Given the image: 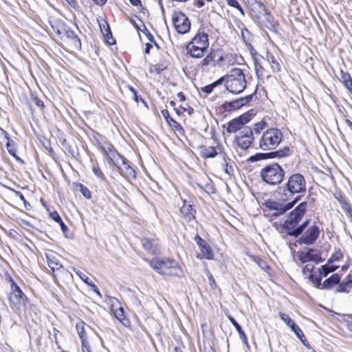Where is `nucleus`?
<instances>
[{
  "mask_svg": "<svg viewBox=\"0 0 352 352\" xmlns=\"http://www.w3.org/2000/svg\"><path fill=\"white\" fill-rule=\"evenodd\" d=\"M5 281L10 285V292L7 294L10 307L16 315L21 317L23 309L25 311L29 305H32L30 300L9 274H6Z\"/></svg>",
  "mask_w": 352,
  "mask_h": 352,
  "instance_id": "f257e3e1",
  "label": "nucleus"
},
{
  "mask_svg": "<svg viewBox=\"0 0 352 352\" xmlns=\"http://www.w3.org/2000/svg\"><path fill=\"white\" fill-rule=\"evenodd\" d=\"M145 261L155 272L161 276L181 278L184 275L182 266L172 257H155L153 259H145Z\"/></svg>",
  "mask_w": 352,
  "mask_h": 352,
  "instance_id": "f03ea898",
  "label": "nucleus"
},
{
  "mask_svg": "<svg viewBox=\"0 0 352 352\" xmlns=\"http://www.w3.org/2000/svg\"><path fill=\"white\" fill-rule=\"evenodd\" d=\"M307 210V203L303 201L289 212L287 219L281 225L282 228L289 236L297 237V234L295 232L298 229L299 222L302 220Z\"/></svg>",
  "mask_w": 352,
  "mask_h": 352,
  "instance_id": "7ed1b4c3",
  "label": "nucleus"
},
{
  "mask_svg": "<svg viewBox=\"0 0 352 352\" xmlns=\"http://www.w3.org/2000/svg\"><path fill=\"white\" fill-rule=\"evenodd\" d=\"M300 199V196H298L292 201L285 204L272 199L267 200L263 204V211L264 216L270 221H272L292 208Z\"/></svg>",
  "mask_w": 352,
  "mask_h": 352,
  "instance_id": "20e7f679",
  "label": "nucleus"
},
{
  "mask_svg": "<svg viewBox=\"0 0 352 352\" xmlns=\"http://www.w3.org/2000/svg\"><path fill=\"white\" fill-rule=\"evenodd\" d=\"M208 47V34L199 30L192 41L188 44L186 50L192 58H200L205 55Z\"/></svg>",
  "mask_w": 352,
  "mask_h": 352,
  "instance_id": "39448f33",
  "label": "nucleus"
},
{
  "mask_svg": "<svg viewBox=\"0 0 352 352\" xmlns=\"http://www.w3.org/2000/svg\"><path fill=\"white\" fill-rule=\"evenodd\" d=\"M261 179L270 186L280 184L285 177V170L278 163L273 162L264 166L260 173Z\"/></svg>",
  "mask_w": 352,
  "mask_h": 352,
  "instance_id": "423d86ee",
  "label": "nucleus"
},
{
  "mask_svg": "<svg viewBox=\"0 0 352 352\" xmlns=\"http://www.w3.org/2000/svg\"><path fill=\"white\" fill-rule=\"evenodd\" d=\"M45 256L47 264L55 279L64 280L72 277V274L61 264L60 256L56 252L48 250L45 253Z\"/></svg>",
  "mask_w": 352,
  "mask_h": 352,
  "instance_id": "0eeeda50",
  "label": "nucleus"
},
{
  "mask_svg": "<svg viewBox=\"0 0 352 352\" xmlns=\"http://www.w3.org/2000/svg\"><path fill=\"white\" fill-rule=\"evenodd\" d=\"M225 77V87L233 94L242 92L246 87V80L243 71L239 68L232 69Z\"/></svg>",
  "mask_w": 352,
  "mask_h": 352,
  "instance_id": "6e6552de",
  "label": "nucleus"
},
{
  "mask_svg": "<svg viewBox=\"0 0 352 352\" xmlns=\"http://www.w3.org/2000/svg\"><path fill=\"white\" fill-rule=\"evenodd\" d=\"M283 133L276 128H270L265 131L259 139V148L263 151L275 149L282 142Z\"/></svg>",
  "mask_w": 352,
  "mask_h": 352,
  "instance_id": "1a4fd4ad",
  "label": "nucleus"
},
{
  "mask_svg": "<svg viewBox=\"0 0 352 352\" xmlns=\"http://www.w3.org/2000/svg\"><path fill=\"white\" fill-rule=\"evenodd\" d=\"M283 188L284 192H287L289 194V196H294L295 194L305 193L307 190V182L302 174L298 173H293L287 177Z\"/></svg>",
  "mask_w": 352,
  "mask_h": 352,
  "instance_id": "9d476101",
  "label": "nucleus"
},
{
  "mask_svg": "<svg viewBox=\"0 0 352 352\" xmlns=\"http://www.w3.org/2000/svg\"><path fill=\"white\" fill-rule=\"evenodd\" d=\"M197 211L195 206L186 199L182 200V206L179 208V218L185 229L194 228V223H197Z\"/></svg>",
  "mask_w": 352,
  "mask_h": 352,
  "instance_id": "9b49d317",
  "label": "nucleus"
},
{
  "mask_svg": "<svg viewBox=\"0 0 352 352\" xmlns=\"http://www.w3.org/2000/svg\"><path fill=\"white\" fill-rule=\"evenodd\" d=\"M200 157L204 160L214 158L220 155L222 160L228 159V154L222 144L217 143L215 146L201 144L197 147Z\"/></svg>",
  "mask_w": 352,
  "mask_h": 352,
  "instance_id": "f8f14e48",
  "label": "nucleus"
},
{
  "mask_svg": "<svg viewBox=\"0 0 352 352\" xmlns=\"http://www.w3.org/2000/svg\"><path fill=\"white\" fill-rule=\"evenodd\" d=\"M184 111H175L174 115H170L169 111H162L166 122L177 136H185V130L179 124L184 118Z\"/></svg>",
  "mask_w": 352,
  "mask_h": 352,
  "instance_id": "ddd939ff",
  "label": "nucleus"
},
{
  "mask_svg": "<svg viewBox=\"0 0 352 352\" xmlns=\"http://www.w3.org/2000/svg\"><path fill=\"white\" fill-rule=\"evenodd\" d=\"M172 22L177 33L184 34L190 31V21L182 12L174 11L172 14Z\"/></svg>",
  "mask_w": 352,
  "mask_h": 352,
  "instance_id": "4468645a",
  "label": "nucleus"
},
{
  "mask_svg": "<svg viewBox=\"0 0 352 352\" xmlns=\"http://www.w3.org/2000/svg\"><path fill=\"white\" fill-rule=\"evenodd\" d=\"M254 138L252 129L250 127H244L239 131L234 138V142L238 147L246 151L250 148L254 143Z\"/></svg>",
  "mask_w": 352,
  "mask_h": 352,
  "instance_id": "2eb2a0df",
  "label": "nucleus"
},
{
  "mask_svg": "<svg viewBox=\"0 0 352 352\" xmlns=\"http://www.w3.org/2000/svg\"><path fill=\"white\" fill-rule=\"evenodd\" d=\"M98 146L104 156L108 159L109 162L114 165H117L121 155L116 149L114 146L107 140L97 141Z\"/></svg>",
  "mask_w": 352,
  "mask_h": 352,
  "instance_id": "dca6fc26",
  "label": "nucleus"
},
{
  "mask_svg": "<svg viewBox=\"0 0 352 352\" xmlns=\"http://www.w3.org/2000/svg\"><path fill=\"white\" fill-rule=\"evenodd\" d=\"M140 243L144 251L149 255L156 256L160 253V240L156 234L142 237Z\"/></svg>",
  "mask_w": 352,
  "mask_h": 352,
  "instance_id": "f3484780",
  "label": "nucleus"
},
{
  "mask_svg": "<svg viewBox=\"0 0 352 352\" xmlns=\"http://www.w3.org/2000/svg\"><path fill=\"white\" fill-rule=\"evenodd\" d=\"M252 114L250 111H245L243 114L228 122L226 131L228 133H234L241 131L243 126L252 119Z\"/></svg>",
  "mask_w": 352,
  "mask_h": 352,
  "instance_id": "a211bd4d",
  "label": "nucleus"
},
{
  "mask_svg": "<svg viewBox=\"0 0 352 352\" xmlns=\"http://www.w3.org/2000/svg\"><path fill=\"white\" fill-rule=\"evenodd\" d=\"M195 241L199 246L200 253L197 254V258L206 260H213L214 254L211 246L206 241L202 239L199 234H196L194 238Z\"/></svg>",
  "mask_w": 352,
  "mask_h": 352,
  "instance_id": "6ab92c4d",
  "label": "nucleus"
},
{
  "mask_svg": "<svg viewBox=\"0 0 352 352\" xmlns=\"http://www.w3.org/2000/svg\"><path fill=\"white\" fill-rule=\"evenodd\" d=\"M297 256L302 263L312 261L318 264L323 261L320 252L314 248H308L307 251H298Z\"/></svg>",
  "mask_w": 352,
  "mask_h": 352,
  "instance_id": "aec40b11",
  "label": "nucleus"
},
{
  "mask_svg": "<svg viewBox=\"0 0 352 352\" xmlns=\"http://www.w3.org/2000/svg\"><path fill=\"white\" fill-rule=\"evenodd\" d=\"M320 232V228L317 225L311 226L299 239L300 243L307 245L314 244L318 239Z\"/></svg>",
  "mask_w": 352,
  "mask_h": 352,
  "instance_id": "412c9836",
  "label": "nucleus"
},
{
  "mask_svg": "<svg viewBox=\"0 0 352 352\" xmlns=\"http://www.w3.org/2000/svg\"><path fill=\"white\" fill-rule=\"evenodd\" d=\"M61 39L70 41L76 50L81 48V41L74 31L69 27L64 28L62 31L58 30Z\"/></svg>",
  "mask_w": 352,
  "mask_h": 352,
  "instance_id": "4be33fe9",
  "label": "nucleus"
},
{
  "mask_svg": "<svg viewBox=\"0 0 352 352\" xmlns=\"http://www.w3.org/2000/svg\"><path fill=\"white\" fill-rule=\"evenodd\" d=\"M302 272V274L307 276L310 281H311L316 287L320 289L322 285V277L320 276V274H318V272L316 271L315 267L313 264L309 263L305 265Z\"/></svg>",
  "mask_w": 352,
  "mask_h": 352,
  "instance_id": "5701e85b",
  "label": "nucleus"
},
{
  "mask_svg": "<svg viewBox=\"0 0 352 352\" xmlns=\"http://www.w3.org/2000/svg\"><path fill=\"white\" fill-rule=\"evenodd\" d=\"M122 161V165H116L120 173L126 179H134L136 178L137 173L135 170L129 164L127 160L121 155V158L119 160Z\"/></svg>",
  "mask_w": 352,
  "mask_h": 352,
  "instance_id": "b1692460",
  "label": "nucleus"
},
{
  "mask_svg": "<svg viewBox=\"0 0 352 352\" xmlns=\"http://www.w3.org/2000/svg\"><path fill=\"white\" fill-rule=\"evenodd\" d=\"M115 300V298H113ZM116 300V303L118 305V307H115V305L112 304L110 307L111 311L113 312L114 316L118 320L120 323L122 324L126 327H131V321L130 320L126 317L124 314V311L122 307L120 306V304L118 300Z\"/></svg>",
  "mask_w": 352,
  "mask_h": 352,
  "instance_id": "393cba45",
  "label": "nucleus"
},
{
  "mask_svg": "<svg viewBox=\"0 0 352 352\" xmlns=\"http://www.w3.org/2000/svg\"><path fill=\"white\" fill-rule=\"evenodd\" d=\"M3 133L4 134V138L7 140L6 146L9 154L12 156L17 162H23V160L16 154L17 148L16 142L12 139H11L7 131H3Z\"/></svg>",
  "mask_w": 352,
  "mask_h": 352,
  "instance_id": "a878e982",
  "label": "nucleus"
},
{
  "mask_svg": "<svg viewBox=\"0 0 352 352\" xmlns=\"http://www.w3.org/2000/svg\"><path fill=\"white\" fill-rule=\"evenodd\" d=\"M340 281V276L338 274H333L323 282L320 289H330L333 288L335 285H338Z\"/></svg>",
  "mask_w": 352,
  "mask_h": 352,
  "instance_id": "bb28decb",
  "label": "nucleus"
},
{
  "mask_svg": "<svg viewBox=\"0 0 352 352\" xmlns=\"http://www.w3.org/2000/svg\"><path fill=\"white\" fill-rule=\"evenodd\" d=\"M252 259L266 273L270 276H272L274 271L267 262L258 256H251Z\"/></svg>",
  "mask_w": 352,
  "mask_h": 352,
  "instance_id": "cd10ccee",
  "label": "nucleus"
},
{
  "mask_svg": "<svg viewBox=\"0 0 352 352\" xmlns=\"http://www.w3.org/2000/svg\"><path fill=\"white\" fill-rule=\"evenodd\" d=\"M218 53L214 51L210 52L207 56L201 61L199 65L202 69H206L208 66L214 67V58H217Z\"/></svg>",
  "mask_w": 352,
  "mask_h": 352,
  "instance_id": "c85d7f7f",
  "label": "nucleus"
},
{
  "mask_svg": "<svg viewBox=\"0 0 352 352\" xmlns=\"http://www.w3.org/2000/svg\"><path fill=\"white\" fill-rule=\"evenodd\" d=\"M340 81H341L348 91L352 94V78L351 75L340 70V76L338 77Z\"/></svg>",
  "mask_w": 352,
  "mask_h": 352,
  "instance_id": "c756f323",
  "label": "nucleus"
},
{
  "mask_svg": "<svg viewBox=\"0 0 352 352\" xmlns=\"http://www.w3.org/2000/svg\"><path fill=\"white\" fill-rule=\"evenodd\" d=\"M85 327V322L82 320L76 324V329L78 335L80 339L82 345H84L85 344L88 343Z\"/></svg>",
  "mask_w": 352,
  "mask_h": 352,
  "instance_id": "7c9ffc66",
  "label": "nucleus"
},
{
  "mask_svg": "<svg viewBox=\"0 0 352 352\" xmlns=\"http://www.w3.org/2000/svg\"><path fill=\"white\" fill-rule=\"evenodd\" d=\"M336 199L339 204L341 205L342 210L346 212L347 215L352 220V208L350 204L346 199L345 197L342 195H339L338 197H336Z\"/></svg>",
  "mask_w": 352,
  "mask_h": 352,
  "instance_id": "2f4dec72",
  "label": "nucleus"
},
{
  "mask_svg": "<svg viewBox=\"0 0 352 352\" xmlns=\"http://www.w3.org/2000/svg\"><path fill=\"white\" fill-rule=\"evenodd\" d=\"M99 26H100V30H101L102 34L105 36L107 41L110 45L113 44L115 43L114 41L113 42H111L109 41V38H111L112 39H113V38H112V34L110 30V27H109V25L108 24V23L105 20H104L102 23H99Z\"/></svg>",
  "mask_w": 352,
  "mask_h": 352,
  "instance_id": "473e14b6",
  "label": "nucleus"
},
{
  "mask_svg": "<svg viewBox=\"0 0 352 352\" xmlns=\"http://www.w3.org/2000/svg\"><path fill=\"white\" fill-rule=\"evenodd\" d=\"M50 217L53 219L54 221L58 223L61 228V230L63 233H66L68 231V228L65 225V223L63 221L61 217L59 215L58 212L56 210L50 212Z\"/></svg>",
  "mask_w": 352,
  "mask_h": 352,
  "instance_id": "72a5a7b5",
  "label": "nucleus"
},
{
  "mask_svg": "<svg viewBox=\"0 0 352 352\" xmlns=\"http://www.w3.org/2000/svg\"><path fill=\"white\" fill-rule=\"evenodd\" d=\"M351 288L352 284L345 278L341 283H339L336 292L338 293H349Z\"/></svg>",
  "mask_w": 352,
  "mask_h": 352,
  "instance_id": "f704fd0d",
  "label": "nucleus"
},
{
  "mask_svg": "<svg viewBox=\"0 0 352 352\" xmlns=\"http://www.w3.org/2000/svg\"><path fill=\"white\" fill-rule=\"evenodd\" d=\"M91 162H93L91 169L94 174L100 180L104 182L107 181V177L102 172L99 164L96 161L93 162V160H91Z\"/></svg>",
  "mask_w": 352,
  "mask_h": 352,
  "instance_id": "c9c22d12",
  "label": "nucleus"
},
{
  "mask_svg": "<svg viewBox=\"0 0 352 352\" xmlns=\"http://www.w3.org/2000/svg\"><path fill=\"white\" fill-rule=\"evenodd\" d=\"M228 319L230 321V322L233 324V326L235 327L236 330L239 333L240 338L247 342V336L244 331L242 329L241 327L239 325V324L236 321V320L231 316H228Z\"/></svg>",
  "mask_w": 352,
  "mask_h": 352,
  "instance_id": "e433bc0d",
  "label": "nucleus"
},
{
  "mask_svg": "<svg viewBox=\"0 0 352 352\" xmlns=\"http://www.w3.org/2000/svg\"><path fill=\"white\" fill-rule=\"evenodd\" d=\"M74 186L80 191L85 198L87 199H90L91 198V192L85 185L79 182H75L74 183Z\"/></svg>",
  "mask_w": 352,
  "mask_h": 352,
  "instance_id": "4c0bfd02",
  "label": "nucleus"
},
{
  "mask_svg": "<svg viewBox=\"0 0 352 352\" xmlns=\"http://www.w3.org/2000/svg\"><path fill=\"white\" fill-rule=\"evenodd\" d=\"M338 268V266H329L328 265H323L319 269L318 272L320 276L322 278L327 276L329 273L335 272Z\"/></svg>",
  "mask_w": 352,
  "mask_h": 352,
  "instance_id": "58836bf2",
  "label": "nucleus"
},
{
  "mask_svg": "<svg viewBox=\"0 0 352 352\" xmlns=\"http://www.w3.org/2000/svg\"><path fill=\"white\" fill-rule=\"evenodd\" d=\"M344 258V254L340 248H336L335 252L332 254L328 260V263L339 261Z\"/></svg>",
  "mask_w": 352,
  "mask_h": 352,
  "instance_id": "ea45409f",
  "label": "nucleus"
},
{
  "mask_svg": "<svg viewBox=\"0 0 352 352\" xmlns=\"http://www.w3.org/2000/svg\"><path fill=\"white\" fill-rule=\"evenodd\" d=\"M268 62L272 65V69L274 72H279L280 65L277 59L272 54H267Z\"/></svg>",
  "mask_w": 352,
  "mask_h": 352,
  "instance_id": "a19ab883",
  "label": "nucleus"
},
{
  "mask_svg": "<svg viewBox=\"0 0 352 352\" xmlns=\"http://www.w3.org/2000/svg\"><path fill=\"white\" fill-rule=\"evenodd\" d=\"M216 52L218 53V55L217 58H214V67L216 66L221 67L223 66V63L226 61V60L228 57V55L224 54L221 52L218 51H217Z\"/></svg>",
  "mask_w": 352,
  "mask_h": 352,
  "instance_id": "79ce46f5",
  "label": "nucleus"
},
{
  "mask_svg": "<svg viewBox=\"0 0 352 352\" xmlns=\"http://www.w3.org/2000/svg\"><path fill=\"white\" fill-rule=\"evenodd\" d=\"M228 5L230 7L236 8L242 16L245 15L244 10L237 0H226Z\"/></svg>",
  "mask_w": 352,
  "mask_h": 352,
  "instance_id": "37998d69",
  "label": "nucleus"
},
{
  "mask_svg": "<svg viewBox=\"0 0 352 352\" xmlns=\"http://www.w3.org/2000/svg\"><path fill=\"white\" fill-rule=\"evenodd\" d=\"M294 333L296 334V336H297V338L302 342V343L305 346H309V342H307L302 331L301 330L300 328L296 330V332H294Z\"/></svg>",
  "mask_w": 352,
  "mask_h": 352,
  "instance_id": "c03bdc74",
  "label": "nucleus"
},
{
  "mask_svg": "<svg viewBox=\"0 0 352 352\" xmlns=\"http://www.w3.org/2000/svg\"><path fill=\"white\" fill-rule=\"evenodd\" d=\"M276 156L279 157H284L289 155L290 148L288 146H285L283 148L278 149L276 151Z\"/></svg>",
  "mask_w": 352,
  "mask_h": 352,
  "instance_id": "a18cd8bd",
  "label": "nucleus"
},
{
  "mask_svg": "<svg viewBox=\"0 0 352 352\" xmlns=\"http://www.w3.org/2000/svg\"><path fill=\"white\" fill-rule=\"evenodd\" d=\"M228 160H230V158H229L228 156V159L223 160V168H224V171L227 174L230 175L232 174L234 170H233L232 166L228 164Z\"/></svg>",
  "mask_w": 352,
  "mask_h": 352,
  "instance_id": "49530a36",
  "label": "nucleus"
},
{
  "mask_svg": "<svg viewBox=\"0 0 352 352\" xmlns=\"http://www.w3.org/2000/svg\"><path fill=\"white\" fill-rule=\"evenodd\" d=\"M31 105H35L36 108L42 109L44 107V103L38 97L34 96L31 99Z\"/></svg>",
  "mask_w": 352,
  "mask_h": 352,
  "instance_id": "de8ad7c7",
  "label": "nucleus"
},
{
  "mask_svg": "<svg viewBox=\"0 0 352 352\" xmlns=\"http://www.w3.org/2000/svg\"><path fill=\"white\" fill-rule=\"evenodd\" d=\"M247 2L252 7H256V6H257L260 9L265 10L264 4L258 0H247Z\"/></svg>",
  "mask_w": 352,
  "mask_h": 352,
  "instance_id": "09e8293b",
  "label": "nucleus"
},
{
  "mask_svg": "<svg viewBox=\"0 0 352 352\" xmlns=\"http://www.w3.org/2000/svg\"><path fill=\"white\" fill-rule=\"evenodd\" d=\"M279 316L281 318V320L289 327L290 324H292L294 321L291 319V318L287 315L286 314H284L283 312H279Z\"/></svg>",
  "mask_w": 352,
  "mask_h": 352,
  "instance_id": "8fccbe9b",
  "label": "nucleus"
},
{
  "mask_svg": "<svg viewBox=\"0 0 352 352\" xmlns=\"http://www.w3.org/2000/svg\"><path fill=\"white\" fill-rule=\"evenodd\" d=\"M309 223V220L307 219L301 225L298 226V229L295 232L296 234H297V237L299 236L302 233L304 230L307 227Z\"/></svg>",
  "mask_w": 352,
  "mask_h": 352,
  "instance_id": "3c124183",
  "label": "nucleus"
},
{
  "mask_svg": "<svg viewBox=\"0 0 352 352\" xmlns=\"http://www.w3.org/2000/svg\"><path fill=\"white\" fill-rule=\"evenodd\" d=\"M131 91L133 93V97L135 102L138 104L139 102H141L144 107H147L145 101L141 98L140 96H138L137 93L135 91L133 88H131Z\"/></svg>",
  "mask_w": 352,
  "mask_h": 352,
  "instance_id": "603ef678",
  "label": "nucleus"
},
{
  "mask_svg": "<svg viewBox=\"0 0 352 352\" xmlns=\"http://www.w3.org/2000/svg\"><path fill=\"white\" fill-rule=\"evenodd\" d=\"M224 78H225V77L223 76V77L219 78L217 80L210 84L209 85L211 87L212 89L213 90L215 87H217L219 85H221L225 82Z\"/></svg>",
  "mask_w": 352,
  "mask_h": 352,
  "instance_id": "864d4df0",
  "label": "nucleus"
},
{
  "mask_svg": "<svg viewBox=\"0 0 352 352\" xmlns=\"http://www.w3.org/2000/svg\"><path fill=\"white\" fill-rule=\"evenodd\" d=\"M13 191H14V195L16 197H18L20 199V200H21L23 202L25 208H27L26 204H28L29 206H30V204L28 203L27 200L25 199V198L23 196V195L22 194V192L20 191L14 190Z\"/></svg>",
  "mask_w": 352,
  "mask_h": 352,
  "instance_id": "5fc2aeb1",
  "label": "nucleus"
},
{
  "mask_svg": "<svg viewBox=\"0 0 352 352\" xmlns=\"http://www.w3.org/2000/svg\"><path fill=\"white\" fill-rule=\"evenodd\" d=\"M201 91L204 92L206 95L210 94L213 91L209 85L201 87Z\"/></svg>",
  "mask_w": 352,
  "mask_h": 352,
  "instance_id": "6e6d98bb",
  "label": "nucleus"
},
{
  "mask_svg": "<svg viewBox=\"0 0 352 352\" xmlns=\"http://www.w3.org/2000/svg\"><path fill=\"white\" fill-rule=\"evenodd\" d=\"M208 279H209V283H210V285L211 286V287L215 288L217 287V284H216L215 280L212 274L209 275Z\"/></svg>",
  "mask_w": 352,
  "mask_h": 352,
  "instance_id": "4d7b16f0",
  "label": "nucleus"
},
{
  "mask_svg": "<svg viewBox=\"0 0 352 352\" xmlns=\"http://www.w3.org/2000/svg\"><path fill=\"white\" fill-rule=\"evenodd\" d=\"M193 4L197 8H200L204 6V0H195Z\"/></svg>",
  "mask_w": 352,
  "mask_h": 352,
  "instance_id": "13d9d810",
  "label": "nucleus"
},
{
  "mask_svg": "<svg viewBox=\"0 0 352 352\" xmlns=\"http://www.w3.org/2000/svg\"><path fill=\"white\" fill-rule=\"evenodd\" d=\"M82 352H92L89 342L82 345Z\"/></svg>",
  "mask_w": 352,
  "mask_h": 352,
  "instance_id": "bf43d9fd",
  "label": "nucleus"
},
{
  "mask_svg": "<svg viewBox=\"0 0 352 352\" xmlns=\"http://www.w3.org/2000/svg\"><path fill=\"white\" fill-rule=\"evenodd\" d=\"M266 155V154H263V153L256 154V155H254V156H252V157H250V160H251V161H256V160H259L262 159V158H261V156H263V155Z\"/></svg>",
  "mask_w": 352,
  "mask_h": 352,
  "instance_id": "052dcab7",
  "label": "nucleus"
},
{
  "mask_svg": "<svg viewBox=\"0 0 352 352\" xmlns=\"http://www.w3.org/2000/svg\"><path fill=\"white\" fill-rule=\"evenodd\" d=\"M153 47V44L152 43H148L146 44V47H145V50H144V53L145 54H149L150 52V50Z\"/></svg>",
  "mask_w": 352,
  "mask_h": 352,
  "instance_id": "680f3d73",
  "label": "nucleus"
},
{
  "mask_svg": "<svg viewBox=\"0 0 352 352\" xmlns=\"http://www.w3.org/2000/svg\"><path fill=\"white\" fill-rule=\"evenodd\" d=\"M265 125H267V123H266V121H265V118H263V120L261 122H259L256 124V126H257L258 128H261V129H263V127Z\"/></svg>",
  "mask_w": 352,
  "mask_h": 352,
  "instance_id": "e2e57ef3",
  "label": "nucleus"
},
{
  "mask_svg": "<svg viewBox=\"0 0 352 352\" xmlns=\"http://www.w3.org/2000/svg\"><path fill=\"white\" fill-rule=\"evenodd\" d=\"M146 35L147 38L150 41V43L153 44V43H155L154 36L150 32H148V33L146 34Z\"/></svg>",
  "mask_w": 352,
  "mask_h": 352,
  "instance_id": "0e129e2a",
  "label": "nucleus"
},
{
  "mask_svg": "<svg viewBox=\"0 0 352 352\" xmlns=\"http://www.w3.org/2000/svg\"><path fill=\"white\" fill-rule=\"evenodd\" d=\"M289 327L291 328V329L292 330V331H293L294 333V332H296V330H297L298 329H299V328H300V327H299L296 324V322H293L292 324H290Z\"/></svg>",
  "mask_w": 352,
  "mask_h": 352,
  "instance_id": "69168bd1",
  "label": "nucleus"
},
{
  "mask_svg": "<svg viewBox=\"0 0 352 352\" xmlns=\"http://www.w3.org/2000/svg\"><path fill=\"white\" fill-rule=\"evenodd\" d=\"M289 327L291 328V329L292 330V331H293L294 333V332H296V330H297L298 329H299V328H300V327H299L296 324V322H293L292 324H290Z\"/></svg>",
  "mask_w": 352,
  "mask_h": 352,
  "instance_id": "338daca9",
  "label": "nucleus"
},
{
  "mask_svg": "<svg viewBox=\"0 0 352 352\" xmlns=\"http://www.w3.org/2000/svg\"><path fill=\"white\" fill-rule=\"evenodd\" d=\"M130 3L135 6H138L139 5H141V1L140 0H129Z\"/></svg>",
  "mask_w": 352,
  "mask_h": 352,
  "instance_id": "774afa93",
  "label": "nucleus"
}]
</instances>
